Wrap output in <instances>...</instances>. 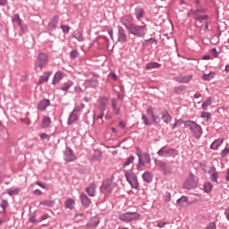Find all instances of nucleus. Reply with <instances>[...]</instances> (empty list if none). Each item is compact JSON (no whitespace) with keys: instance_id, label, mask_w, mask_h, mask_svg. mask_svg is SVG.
<instances>
[{"instance_id":"f257e3e1","label":"nucleus","mask_w":229,"mask_h":229,"mask_svg":"<svg viewBox=\"0 0 229 229\" xmlns=\"http://www.w3.org/2000/svg\"><path fill=\"white\" fill-rule=\"evenodd\" d=\"M120 21L124 26L125 30H127L131 35H134L135 37H144V35H146V31H148L146 25H135L133 23V17H131V15H123Z\"/></svg>"},{"instance_id":"f03ea898","label":"nucleus","mask_w":229,"mask_h":229,"mask_svg":"<svg viewBox=\"0 0 229 229\" xmlns=\"http://www.w3.org/2000/svg\"><path fill=\"white\" fill-rule=\"evenodd\" d=\"M185 128H189L191 131V135L195 137V139H199L201 137V134L203 133V131L201 129V126L198 124L194 121H186L184 123Z\"/></svg>"},{"instance_id":"7ed1b4c3","label":"nucleus","mask_w":229,"mask_h":229,"mask_svg":"<svg viewBox=\"0 0 229 229\" xmlns=\"http://www.w3.org/2000/svg\"><path fill=\"white\" fill-rule=\"evenodd\" d=\"M119 219L123 223H131V221H136V219H140V214L137 212H126L120 215Z\"/></svg>"},{"instance_id":"20e7f679","label":"nucleus","mask_w":229,"mask_h":229,"mask_svg":"<svg viewBox=\"0 0 229 229\" xmlns=\"http://www.w3.org/2000/svg\"><path fill=\"white\" fill-rule=\"evenodd\" d=\"M47 62H49V55L44 53H40L38 55L37 61H36V69H39L40 71L43 70L46 65H47Z\"/></svg>"},{"instance_id":"39448f33","label":"nucleus","mask_w":229,"mask_h":229,"mask_svg":"<svg viewBox=\"0 0 229 229\" xmlns=\"http://www.w3.org/2000/svg\"><path fill=\"white\" fill-rule=\"evenodd\" d=\"M198 186V177L194 174H191L183 183V188L187 189V191H191V189H194Z\"/></svg>"},{"instance_id":"423d86ee","label":"nucleus","mask_w":229,"mask_h":229,"mask_svg":"<svg viewBox=\"0 0 229 229\" xmlns=\"http://www.w3.org/2000/svg\"><path fill=\"white\" fill-rule=\"evenodd\" d=\"M157 166L159 168V170L163 173L164 176H171L173 174V167L164 161H159L157 163Z\"/></svg>"},{"instance_id":"0eeeda50","label":"nucleus","mask_w":229,"mask_h":229,"mask_svg":"<svg viewBox=\"0 0 229 229\" xmlns=\"http://www.w3.org/2000/svg\"><path fill=\"white\" fill-rule=\"evenodd\" d=\"M106 105H108V98H102L100 99V104L98 106V110L100 114L97 116V119H101L100 124H103V117L105 116V114L103 113L104 110H106Z\"/></svg>"},{"instance_id":"6e6552de","label":"nucleus","mask_w":229,"mask_h":229,"mask_svg":"<svg viewBox=\"0 0 229 229\" xmlns=\"http://www.w3.org/2000/svg\"><path fill=\"white\" fill-rule=\"evenodd\" d=\"M159 157H176L178 155V152L174 148H170V149H165V148H161L157 152Z\"/></svg>"},{"instance_id":"1a4fd4ad","label":"nucleus","mask_w":229,"mask_h":229,"mask_svg":"<svg viewBox=\"0 0 229 229\" xmlns=\"http://www.w3.org/2000/svg\"><path fill=\"white\" fill-rule=\"evenodd\" d=\"M148 116L151 118L152 123L160 124V116L155 114V108L150 106L147 109Z\"/></svg>"},{"instance_id":"9d476101","label":"nucleus","mask_w":229,"mask_h":229,"mask_svg":"<svg viewBox=\"0 0 229 229\" xmlns=\"http://www.w3.org/2000/svg\"><path fill=\"white\" fill-rule=\"evenodd\" d=\"M114 187H115V184L112 181H106L102 184L101 191L104 192V194H110V192H112L114 190Z\"/></svg>"},{"instance_id":"9b49d317","label":"nucleus","mask_w":229,"mask_h":229,"mask_svg":"<svg viewBox=\"0 0 229 229\" xmlns=\"http://www.w3.org/2000/svg\"><path fill=\"white\" fill-rule=\"evenodd\" d=\"M118 42H122L123 44L128 42V35L126 34L124 29L121 26H118Z\"/></svg>"},{"instance_id":"f8f14e48","label":"nucleus","mask_w":229,"mask_h":229,"mask_svg":"<svg viewBox=\"0 0 229 229\" xmlns=\"http://www.w3.org/2000/svg\"><path fill=\"white\" fill-rule=\"evenodd\" d=\"M64 160H66V162H74V160H76V156H74V153H72L71 148L66 149L64 153Z\"/></svg>"},{"instance_id":"ddd939ff","label":"nucleus","mask_w":229,"mask_h":229,"mask_svg":"<svg viewBox=\"0 0 229 229\" xmlns=\"http://www.w3.org/2000/svg\"><path fill=\"white\" fill-rule=\"evenodd\" d=\"M49 105H51V101L49 99H43L38 103V110L44 112Z\"/></svg>"},{"instance_id":"4468645a","label":"nucleus","mask_w":229,"mask_h":229,"mask_svg":"<svg viewBox=\"0 0 229 229\" xmlns=\"http://www.w3.org/2000/svg\"><path fill=\"white\" fill-rule=\"evenodd\" d=\"M59 21H60V17L55 16L52 19V21L48 23L47 30L49 31H54V30H56V26H57Z\"/></svg>"},{"instance_id":"2eb2a0df","label":"nucleus","mask_w":229,"mask_h":229,"mask_svg":"<svg viewBox=\"0 0 229 229\" xmlns=\"http://www.w3.org/2000/svg\"><path fill=\"white\" fill-rule=\"evenodd\" d=\"M64 76H65V74L60 71H58L53 79V85H57V83H60V81L64 79Z\"/></svg>"},{"instance_id":"dca6fc26","label":"nucleus","mask_w":229,"mask_h":229,"mask_svg":"<svg viewBox=\"0 0 229 229\" xmlns=\"http://www.w3.org/2000/svg\"><path fill=\"white\" fill-rule=\"evenodd\" d=\"M81 205L86 208L90 207V204L92 203L90 201V199H89V197L85 193L81 194Z\"/></svg>"},{"instance_id":"f3484780","label":"nucleus","mask_w":229,"mask_h":229,"mask_svg":"<svg viewBox=\"0 0 229 229\" xmlns=\"http://www.w3.org/2000/svg\"><path fill=\"white\" fill-rule=\"evenodd\" d=\"M80 119V114H78L77 113H74V111H72L68 118V124H73L74 123H76V121Z\"/></svg>"},{"instance_id":"a211bd4d","label":"nucleus","mask_w":229,"mask_h":229,"mask_svg":"<svg viewBox=\"0 0 229 229\" xmlns=\"http://www.w3.org/2000/svg\"><path fill=\"white\" fill-rule=\"evenodd\" d=\"M177 205L179 207H189V199L185 196H182L179 199H177Z\"/></svg>"},{"instance_id":"6ab92c4d","label":"nucleus","mask_w":229,"mask_h":229,"mask_svg":"<svg viewBox=\"0 0 229 229\" xmlns=\"http://www.w3.org/2000/svg\"><path fill=\"white\" fill-rule=\"evenodd\" d=\"M76 206V201L72 199H68L64 202L65 208H69L70 210L74 209V207Z\"/></svg>"},{"instance_id":"aec40b11","label":"nucleus","mask_w":229,"mask_h":229,"mask_svg":"<svg viewBox=\"0 0 229 229\" xmlns=\"http://www.w3.org/2000/svg\"><path fill=\"white\" fill-rule=\"evenodd\" d=\"M142 179L144 180V182H146L147 183H151V182H153V174L150 172H145L142 174Z\"/></svg>"},{"instance_id":"412c9836","label":"nucleus","mask_w":229,"mask_h":229,"mask_svg":"<svg viewBox=\"0 0 229 229\" xmlns=\"http://www.w3.org/2000/svg\"><path fill=\"white\" fill-rule=\"evenodd\" d=\"M162 120L164 121V123H165V124H169L173 118L171 117V114H169L167 111H164L162 113Z\"/></svg>"},{"instance_id":"4be33fe9","label":"nucleus","mask_w":229,"mask_h":229,"mask_svg":"<svg viewBox=\"0 0 229 229\" xmlns=\"http://www.w3.org/2000/svg\"><path fill=\"white\" fill-rule=\"evenodd\" d=\"M86 192L89 194V196L94 198V196H96V185H89L88 188H86Z\"/></svg>"},{"instance_id":"5701e85b","label":"nucleus","mask_w":229,"mask_h":229,"mask_svg":"<svg viewBox=\"0 0 229 229\" xmlns=\"http://www.w3.org/2000/svg\"><path fill=\"white\" fill-rule=\"evenodd\" d=\"M51 76V72H45L40 78H39V85H42V83H46V81H48L49 77Z\"/></svg>"},{"instance_id":"b1692460","label":"nucleus","mask_w":229,"mask_h":229,"mask_svg":"<svg viewBox=\"0 0 229 229\" xmlns=\"http://www.w3.org/2000/svg\"><path fill=\"white\" fill-rule=\"evenodd\" d=\"M135 161V157L131 156L129 157L123 163V167H128V165H131L133 162Z\"/></svg>"},{"instance_id":"393cba45","label":"nucleus","mask_w":229,"mask_h":229,"mask_svg":"<svg viewBox=\"0 0 229 229\" xmlns=\"http://www.w3.org/2000/svg\"><path fill=\"white\" fill-rule=\"evenodd\" d=\"M223 139H218V140H216L210 146V148L212 149H218L219 148V146H221V144H223Z\"/></svg>"},{"instance_id":"a878e982","label":"nucleus","mask_w":229,"mask_h":229,"mask_svg":"<svg viewBox=\"0 0 229 229\" xmlns=\"http://www.w3.org/2000/svg\"><path fill=\"white\" fill-rule=\"evenodd\" d=\"M151 69H160V64L158 63H149L146 65L147 71H151Z\"/></svg>"},{"instance_id":"bb28decb","label":"nucleus","mask_w":229,"mask_h":229,"mask_svg":"<svg viewBox=\"0 0 229 229\" xmlns=\"http://www.w3.org/2000/svg\"><path fill=\"white\" fill-rule=\"evenodd\" d=\"M125 178L127 182H131L137 178V175H135L133 172H125Z\"/></svg>"},{"instance_id":"cd10ccee","label":"nucleus","mask_w":229,"mask_h":229,"mask_svg":"<svg viewBox=\"0 0 229 229\" xmlns=\"http://www.w3.org/2000/svg\"><path fill=\"white\" fill-rule=\"evenodd\" d=\"M19 192H21V189L19 188H10L7 190V194H9V196H16Z\"/></svg>"},{"instance_id":"c85d7f7f","label":"nucleus","mask_w":229,"mask_h":229,"mask_svg":"<svg viewBox=\"0 0 229 229\" xmlns=\"http://www.w3.org/2000/svg\"><path fill=\"white\" fill-rule=\"evenodd\" d=\"M214 76H216L215 72H209V73H204L202 76V80H204V81H210V80H214Z\"/></svg>"},{"instance_id":"c756f323","label":"nucleus","mask_w":229,"mask_h":229,"mask_svg":"<svg viewBox=\"0 0 229 229\" xmlns=\"http://www.w3.org/2000/svg\"><path fill=\"white\" fill-rule=\"evenodd\" d=\"M98 225H99V218L97 216H93L90 220L89 226H91V228H96Z\"/></svg>"},{"instance_id":"7c9ffc66","label":"nucleus","mask_w":229,"mask_h":229,"mask_svg":"<svg viewBox=\"0 0 229 229\" xmlns=\"http://www.w3.org/2000/svg\"><path fill=\"white\" fill-rule=\"evenodd\" d=\"M85 108V104L81 103L79 106H76L73 109V113L80 115L81 114V111Z\"/></svg>"},{"instance_id":"2f4dec72","label":"nucleus","mask_w":229,"mask_h":229,"mask_svg":"<svg viewBox=\"0 0 229 229\" xmlns=\"http://www.w3.org/2000/svg\"><path fill=\"white\" fill-rule=\"evenodd\" d=\"M191 80H192V75L179 77V81H181V83H189V81H191Z\"/></svg>"},{"instance_id":"473e14b6","label":"nucleus","mask_w":229,"mask_h":229,"mask_svg":"<svg viewBox=\"0 0 229 229\" xmlns=\"http://www.w3.org/2000/svg\"><path fill=\"white\" fill-rule=\"evenodd\" d=\"M13 22H16L18 26H21V28H22V20H21V17L19 16V14L13 15Z\"/></svg>"},{"instance_id":"72a5a7b5","label":"nucleus","mask_w":229,"mask_h":229,"mask_svg":"<svg viewBox=\"0 0 229 229\" xmlns=\"http://www.w3.org/2000/svg\"><path fill=\"white\" fill-rule=\"evenodd\" d=\"M50 124H51V118L47 116L44 117L42 122V127L47 128V126H49Z\"/></svg>"},{"instance_id":"f704fd0d","label":"nucleus","mask_w":229,"mask_h":229,"mask_svg":"<svg viewBox=\"0 0 229 229\" xmlns=\"http://www.w3.org/2000/svg\"><path fill=\"white\" fill-rule=\"evenodd\" d=\"M71 87H72V81H69L64 84V86L61 88V90H64V92H67V90H69Z\"/></svg>"},{"instance_id":"c9c22d12","label":"nucleus","mask_w":229,"mask_h":229,"mask_svg":"<svg viewBox=\"0 0 229 229\" xmlns=\"http://www.w3.org/2000/svg\"><path fill=\"white\" fill-rule=\"evenodd\" d=\"M210 105H212V98H208L206 101L203 102L202 108L204 110H207V108H208V106H210Z\"/></svg>"},{"instance_id":"e433bc0d","label":"nucleus","mask_w":229,"mask_h":229,"mask_svg":"<svg viewBox=\"0 0 229 229\" xmlns=\"http://www.w3.org/2000/svg\"><path fill=\"white\" fill-rule=\"evenodd\" d=\"M136 19L140 20L142 19V17H144V10L142 9H136Z\"/></svg>"},{"instance_id":"4c0bfd02","label":"nucleus","mask_w":229,"mask_h":229,"mask_svg":"<svg viewBox=\"0 0 229 229\" xmlns=\"http://www.w3.org/2000/svg\"><path fill=\"white\" fill-rule=\"evenodd\" d=\"M85 83H88L89 85V87H98V85L99 84V82H98V81L96 80H87L85 81Z\"/></svg>"},{"instance_id":"58836bf2","label":"nucleus","mask_w":229,"mask_h":229,"mask_svg":"<svg viewBox=\"0 0 229 229\" xmlns=\"http://www.w3.org/2000/svg\"><path fill=\"white\" fill-rule=\"evenodd\" d=\"M129 183L132 189H139V180L137 179V177L131 181Z\"/></svg>"},{"instance_id":"ea45409f","label":"nucleus","mask_w":229,"mask_h":229,"mask_svg":"<svg viewBox=\"0 0 229 229\" xmlns=\"http://www.w3.org/2000/svg\"><path fill=\"white\" fill-rule=\"evenodd\" d=\"M212 183L210 182H206L204 184V191L208 194L209 192H212Z\"/></svg>"},{"instance_id":"a19ab883","label":"nucleus","mask_w":229,"mask_h":229,"mask_svg":"<svg viewBox=\"0 0 229 229\" xmlns=\"http://www.w3.org/2000/svg\"><path fill=\"white\" fill-rule=\"evenodd\" d=\"M73 37H74V38L79 40V42H82V40H83V34L80 31L74 32Z\"/></svg>"},{"instance_id":"79ce46f5","label":"nucleus","mask_w":229,"mask_h":229,"mask_svg":"<svg viewBox=\"0 0 229 229\" xmlns=\"http://www.w3.org/2000/svg\"><path fill=\"white\" fill-rule=\"evenodd\" d=\"M141 119L144 122V124H146V126H151V124H153V122L149 121V119H148V116H146V114H142Z\"/></svg>"},{"instance_id":"37998d69","label":"nucleus","mask_w":229,"mask_h":229,"mask_svg":"<svg viewBox=\"0 0 229 229\" xmlns=\"http://www.w3.org/2000/svg\"><path fill=\"white\" fill-rule=\"evenodd\" d=\"M183 90H185L184 86H179V87L174 88L175 94H182V92H183Z\"/></svg>"},{"instance_id":"c03bdc74","label":"nucleus","mask_w":229,"mask_h":229,"mask_svg":"<svg viewBox=\"0 0 229 229\" xmlns=\"http://www.w3.org/2000/svg\"><path fill=\"white\" fill-rule=\"evenodd\" d=\"M207 19H208V15L195 16V21H207Z\"/></svg>"},{"instance_id":"a18cd8bd","label":"nucleus","mask_w":229,"mask_h":229,"mask_svg":"<svg viewBox=\"0 0 229 229\" xmlns=\"http://www.w3.org/2000/svg\"><path fill=\"white\" fill-rule=\"evenodd\" d=\"M137 156L139 157V162H140V164L138 165V169H140V165H144V162H142V158L140 157V150H138Z\"/></svg>"},{"instance_id":"49530a36","label":"nucleus","mask_w":229,"mask_h":229,"mask_svg":"<svg viewBox=\"0 0 229 229\" xmlns=\"http://www.w3.org/2000/svg\"><path fill=\"white\" fill-rule=\"evenodd\" d=\"M201 117H202V119H206V121H208V119H210V113L203 112L201 114Z\"/></svg>"},{"instance_id":"de8ad7c7","label":"nucleus","mask_w":229,"mask_h":229,"mask_svg":"<svg viewBox=\"0 0 229 229\" xmlns=\"http://www.w3.org/2000/svg\"><path fill=\"white\" fill-rule=\"evenodd\" d=\"M229 154V148H225L224 150L221 152V157L222 158H225L227 155Z\"/></svg>"},{"instance_id":"09e8293b","label":"nucleus","mask_w":229,"mask_h":229,"mask_svg":"<svg viewBox=\"0 0 229 229\" xmlns=\"http://www.w3.org/2000/svg\"><path fill=\"white\" fill-rule=\"evenodd\" d=\"M145 162H147V164H149L151 162V156H149V154L145 153L143 155Z\"/></svg>"},{"instance_id":"8fccbe9b","label":"nucleus","mask_w":229,"mask_h":229,"mask_svg":"<svg viewBox=\"0 0 229 229\" xmlns=\"http://www.w3.org/2000/svg\"><path fill=\"white\" fill-rule=\"evenodd\" d=\"M78 56H80V54L78 53V51L72 50V51L71 52V57H72V58H78Z\"/></svg>"},{"instance_id":"3c124183","label":"nucleus","mask_w":229,"mask_h":229,"mask_svg":"<svg viewBox=\"0 0 229 229\" xmlns=\"http://www.w3.org/2000/svg\"><path fill=\"white\" fill-rule=\"evenodd\" d=\"M61 29L63 30L64 33H69V30H71V28L67 25H62Z\"/></svg>"},{"instance_id":"603ef678","label":"nucleus","mask_w":229,"mask_h":229,"mask_svg":"<svg viewBox=\"0 0 229 229\" xmlns=\"http://www.w3.org/2000/svg\"><path fill=\"white\" fill-rule=\"evenodd\" d=\"M40 139L41 140H49V135H47V133H41Z\"/></svg>"},{"instance_id":"864d4df0","label":"nucleus","mask_w":229,"mask_h":229,"mask_svg":"<svg viewBox=\"0 0 229 229\" xmlns=\"http://www.w3.org/2000/svg\"><path fill=\"white\" fill-rule=\"evenodd\" d=\"M7 207H8V200H2V208L4 212L6 210Z\"/></svg>"},{"instance_id":"5fc2aeb1","label":"nucleus","mask_w":229,"mask_h":229,"mask_svg":"<svg viewBox=\"0 0 229 229\" xmlns=\"http://www.w3.org/2000/svg\"><path fill=\"white\" fill-rule=\"evenodd\" d=\"M211 180H212V182H217V174L216 173H214L211 175Z\"/></svg>"},{"instance_id":"6e6d98bb","label":"nucleus","mask_w":229,"mask_h":229,"mask_svg":"<svg viewBox=\"0 0 229 229\" xmlns=\"http://www.w3.org/2000/svg\"><path fill=\"white\" fill-rule=\"evenodd\" d=\"M211 55H213V56H215V58H217V55H218L217 50L216 48H213L211 50Z\"/></svg>"},{"instance_id":"4d7b16f0","label":"nucleus","mask_w":229,"mask_h":229,"mask_svg":"<svg viewBox=\"0 0 229 229\" xmlns=\"http://www.w3.org/2000/svg\"><path fill=\"white\" fill-rule=\"evenodd\" d=\"M46 219H49V215H43V216L40 217V219H39L38 222H40V221H46Z\"/></svg>"},{"instance_id":"13d9d810","label":"nucleus","mask_w":229,"mask_h":229,"mask_svg":"<svg viewBox=\"0 0 229 229\" xmlns=\"http://www.w3.org/2000/svg\"><path fill=\"white\" fill-rule=\"evenodd\" d=\"M112 106H113V109L117 108V100H115V99L112 100Z\"/></svg>"},{"instance_id":"bf43d9fd","label":"nucleus","mask_w":229,"mask_h":229,"mask_svg":"<svg viewBox=\"0 0 229 229\" xmlns=\"http://www.w3.org/2000/svg\"><path fill=\"white\" fill-rule=\"evenodd\" d=\"M36 185H38V187H41L42 189H46V184L40 182H36Z\"/></svg>"},{"instance_id":"052dcab7","label":"nucleus","mask_w":229,"mask_h":229,"mask_svg":"<svg viewBox=\"0 0 229 229\" xmlns=\"http://www.w3.org/2000/svg\"><path fill=\"white\" fill-rule=\"evenodd\" d=\"M30 223H38V222L37 221V218L35 217V216H32L30 217Z\"/></svg>"},{"instance_id":"680f3d73","label":"nucleus","mask_w":229,"mask_h":229,"mask_svg":"<svg viewBox=\"0 0 229 229\" xmlns=\"http://www.w3.org/2000/svg\"><path fill=\"white\" fill-rule=\"evenodd\" d=\"M8 3V0H0V6H4Z\"/></svg>"},{"instance_id":"e2e57ef3","label":"nucleus","mask_w":229,"mask_h":229,"mask_svg":"<svg viewBox=\"0 0 229 229\" xmlns=\"http://www.w3.org/2000/svg\"><path fill=\"white\" fill-rule=\"evenodd\" d=\"M114 110L115 112L116 115H120L121 114V108L115 107Z\"/></svg>"},{"instance_id":"0e129e2a","label":"nucleus","mask_w":229,"mask_h":229,"mask_svg":"<svg viewBox=\"0 0 229 229\" xmlns=\"http://www.w3.org/2000/svg\"><path fill=\"white\" fill-rule=\"evenodd\" d=\"M157 226H158V228H164V226H165V222H159L157 224Z\"/></svg>"},{"instance_id":"69168bd1","label":"nucleus","mask_w":229,"mask_h":229,"mask_svg":"<svg viewBox=\"0 0 229 229\" xmlns=\"http://www.w3.org/2000/svg\"><path fill=\"white\" fill-rule=\"evenodd\" d=\"M34 194H36L37 196H41L42 192L40 191V190H35L33 191Z\"/></svg>"},{"instance_id":"338daca9","label":"nucleus","mask_w":229,"mask_h":229,"mask_svg":"<svg viewBox=\"0 0 229 229\" xmlns=\"http://www.w3.org/2000/svg\"><path fill=\"white\" fill-rule=\"evenodd\" d=\"M108 34L110 35L111 39L114 40V30H108Z\"/></svg>"},{"instance_id":"774afa93","label":"nucleus","mask_w":229,"mask_h":229,"mask_svg":"<svg viewBox=\"0 0 229 229\" xmlns=\"http://www.w3.org/2000/svg\"><path fill=\"white\" fill-rule=\"evenodd\" d=\"M225 180L226 182H229V168L227 169V172H226Z\"/></svg>"}]
</instances>
